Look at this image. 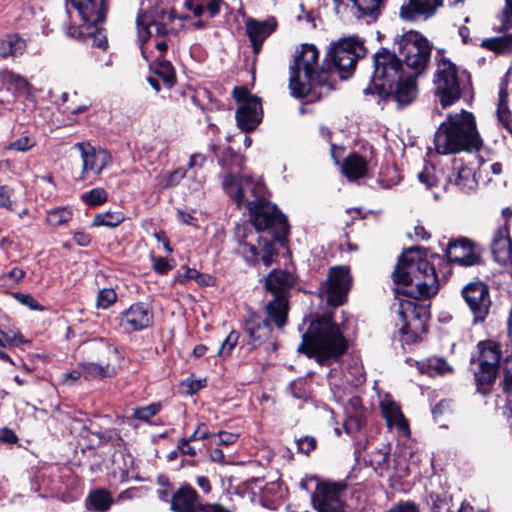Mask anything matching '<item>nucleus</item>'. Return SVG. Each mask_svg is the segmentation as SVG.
Returning <instances> with one entry per match:
<instances>
[{
    "mask_svg": "<svg viewBox=\"0 0 512 512\" xmlns=\"http://www.w3.org/2000/svg\"><path fill=\"white\" fill-rule=\"evenodd\" d=\"M478 370L475 372V381L478 392L487 394L497 377L502 351L499 344L493 340L478 343Z\"/></svg>",
    "mask_w": 512,
    "mask_h": 512,
    "instance_id": "11",
    "label": "nucleus"
},
{
    "mask_svg": "<svg viewBox=\"0 0 512 512\" xmlns=\"http://www.w3.org/2000/svg\"><path fill=\"white\" fill-rule=\"evenodd\" d=\"M434 149L440 155H449L461 151L479 149L481 139L472 113L461 110L448 115L434 135Z\"/></svg>",
    "mask_w": 512,
    "mask_h": 512,
    "instance_id": "4",
    "label": "nucleus"
},
{
    "mask_svg": "<svg viewBox=\"0 0 512 512\" xmlns=\"http://www.w3.org/2000/svg\"><path fill=\"white\" fill-rule=\"evenodd\" d=\"M294 283L295 278L288 271L273 270L266 277L265 287L274 295V299L266 305V313L278 328L286 324L289 310L287 295Z\"/></svg>",
    "mask_w": 512,
    "mask_h": 512,
    "instance_id": "9",
    "label": "nucleus"
},
{
    "mask_svg": "<svg viewBox=\"0 0 512 512\" xmlns=\"http://www.w3.org/2000/svg\"><path fill=\"white\" fill-rule=\"evenodd\" d=\"M434 84L444 108L452 105L461 97L457 68L449 60L442 59L438 62Z\"/></svg>",
    "mask_w": 512,
    "mask_h": 512,
    "instance_id": "14",
    "label": "nucleus"
},
{
    "mask_svg": "<svg viewBox=\"0 0 512 512\" xmlns=\"http://www.w3.org/2000/svg\"><path fill=\"white\" fill-rule=\"evenodd\" d=\"M90 351L96 361L80 363L82 375L85 380L92 381L110 378L117 374L123 365V355L118 347L103 339L90 344Z\"/></svg>",
    "mask_w": 512,
    "mask_h": 512,
    "instance_id": "8",
    "label": "nucleus"
},
{
    "mask_svg": "<svg viewBox=\"0 0 512 512\" xmlns=\"http://www.w3.org/2000/svg\"><path fill=\"white\" fill-rule=\"evenodd\" d=\"M117 320L124 332L132 333L148 328L152 324L153 312L147 304L138 302L124 310Z\"/></svg>",
    "mask_w": 512,
    "mask_h": 512,
    "instance_id": "20",
    "label": "nucleus"
},
{
    "mask_svg": "<svg viewBox=\"0 0 512 512\" xmlns=\"http://www.w3.org/2000/svg\"><path fill=\"white\" fill-rule=\"evenodd\" d=\"M410 238L414 237L416 240L427 241L430 239V233L425 229L424 226L418 224L413 228V234L408 233Z\"/></svg>",
    "mask_w": 512,
    "mask_h": 512,
    "instance_id": "61",
    "label": "nucleus"
},
{
    "mask_svg": "<svg viewBox=\"0 0 512 512\" xmlns=\"http://www.w3.org/2000/svg\"><path fill=\"white\" fill-rule=\"evenodd\" d=\"M392 279L397 302L391 309L400 321V341L403 345L417 343L419 336L409 330L410 318L418 317L413 300H427L438 293L439 281L436 270L422 250L409 248L399 257Z\"/></svg>",
    "mask_w": 512,
    "mask_h": 512,
    "instance_id": "1",
    "label": "nucleus"
},
{
    "mask_svg": "<svg viewBox=\"0 0 512 512\" xmlns=\"http://www.w3.org/2000/svg\"><path fill=\"white\" fill-rule=\"evenodd\" d=\"M233 95L235 100L240 103L236 111L239 128L246 132L254 130L261 121L262 109L259 99L250 95L248 90L242 87H235Z\"/></svg>",
    "mask_w": 512,
    "mask_h": 512,
    "instance_id": "15",
    "label": "nucleus"
},
{
    "mask_svg": "<svg viewBox=\"0 0 512 512\" xmlns=\"http://www.w3.org/2000/svg\"><path fill=\"white\" fill-rule=\"evenodd\" d=\"M352 282L349 268L332 267L329 269L327 279L321 284L320 296L333 307L341 306L347 301Z\"/></svg>",
    "mask_w": 512,
    "mask_h": 512,
    "instance_id": "13",
    "label": "nucleus"
},
{
    "mask_svg": "<svg viewBox=\"0 0 512 512\" xmlns=\"http://www.w3.org/2000/svg\"><path fill=\"white\" fill-rule=\"evenodd\" d=\"M155 73L168 84H172L175 80L174 68L168 60L159 59L155 67Z\"/></svg>",
    "mask_w": 512,
    "mask_h": 512,
    "instance_id": "47",
    "label": "nucleus"
},
{
    "mask_svg": "<svg viewBox=\"0 0 512 512\" xmlns=\"http://www.w3.org/2000/svg\"><path fill=\"white\" fill-rule=\"evenodd\" d=\"M202 506L196 490L189 485H182L172 496L171 508L173 511L196 512Z\"/></svg>",
    "mask_w": 512,
    "mask_h": 512,
    "instance_id": "27",
    "label": "nucleus"
},
{
    "mask_svg": "<svg viewBox=\"0 0 512 512\" xmlns=\"http://www.w3.org/2000/svg\"><path fill=\"white\" fill-rule=\"evenodd\" d=\"M449 182L463 191H472L477 187V180L473 168L462 162H455Z\"/></svg>",
    "mask_w": 512,
    "mask_h": 512,
    "instance_id": "31",
    "label": "nucleus"
},
{
    "mask_svg": "<svg viewBox=\"0 0 512 512\" xmlns=\"http://www.w3.org/2000/svg\"><path fill=\"white\" fill-rule=\"evenodd\" d=\"M77 11L81 21L101 23L106 18L108 0H67Z\"/></svg>",
    "mask_w": 512,
    "mask_h": 512,
    "instance_id": "22",
    "label": "nucleus"
},
{
    "mask_svg": "<svg viewBox=\"0 0 512 512\" xmlns=\"http://www.w3.org/2000/svg\"><path fill=\"white\" fill-rule=\"evenodd\" d=\"M238 339L239 334L236 331H231L219 347L217 356L221 359L228 358L236 347Z\"/></svg>",
    "mask_w": 512,
    "mask_h": 512,
    "instance_id": "48",
    "label": "nucleus"
},
{
    "mask_svg": "<svg viewBox=\"0 0 512 512\" xmlns=\"http://www.w3.org/2000/svg\"><path fill=\"white\" fill-rule=\"evenodd\" d=\"M299 451L309 454L316 447V440L313 437H304L297 441Z\"/></svg>",
    "mask_w": 512,
    "mask_h": 512,
    "instance_id": "58",
    "label": "nucleus"
},
{
    "mask_svg": "<svg viewBox=\"0 0 512 512\" xmlns=\"http://www.w3.org/2000/svg\"><path fill=\"white\" fill-rule=\"evenodd\" d=\"M357 9L358 17L367 22L376 21L381 15V5L384 0H350Z\"/></svg>",
    "mask_w": 512,
    "mask_h": 512,
    "instance_id": "36",
    "label": "nucleus"
},
{
    "mask_svg": "<svg viewBox=\"0 0 512 512\" xmlns=\"http://www.w3.org/2000/svg\"><path fill=\"white\" fill-rule=\"evenodd\" d=\"M442 5L443 0H408L400 9V17L404 20H414L417 16L428 18Z\"/></svg>",
    "mask_w": 512,
    "mask_h": 512,
    "instance_id": "28",
    "label": "nucleus"
},
{
    "mask_svg": "<svg viewBox=\"0 0 512 512\" xmlns=\"http://www.w3.org/2000/svg\"><path fill=\"white\" fill-rule=\"evenodd\" d=\"M139 38L175 36L182 27V19L177 18L173 11L163 12L157 19L144 23L140 16L137 18Z\"/></svg>",
    "mask_w": 512,
    "mask_h": 512,
    "instance_id": "17",
    "label": "nucleus"
},
{
    "mask_svg": "<svg viewBox=\"0 0 512 512\" xmlns=\"http://www.w3.org/2000/svg\"><path fill=\"white\" fill-rule=\"evenodd\" d=\"M14 298L21 303L22 305H25L29 307L31 310H42V306L39 304V302L30 294H24V293H15Z\"/></svg>",
    "mask_w": 512,
    "mask_h": 512,
    "instance_id": "54",
    "label": "nucleus"
},
{
    "mask_svg": "<svg viewBox=\"0 0 512 512\" xmlns=\"http://www.w3.org/2000/svg\"><path fill=\"white\" fill-rule=\"evenodd\" d=\"M161 410L160 403H151L146 406L137 407L134 409V417L138 420L148 422L151 417L155 416Z\"/></svg>",
    "mask_w": 512,
    "mask_h": 512,
    "instance_id": "49",
    "label": "nucleus"
},
{
    "mask_svg": "<svg viewBox=\"0 0 512 512\" xmlns=\"http://www.w3.org/2000/svg\"><path fill=\"white\" fill-rule=\"evenodd\" d=\"M219 438V445L229 446L234 444L238 439V434L226 431H220L216 434Z\"/></svg>",
    "mask_w": 512,
    "mask_h": 512,
    "instance_id": "59",
    "label": "nucleus"
},
{
    "mask_svg": "<svg viewBox=\"0 0 512 512\" xmlns=\"http://www.w3.org/2000/svg\"><path fill=\"white\" fill-rule=\"evenodd\" d=\"M26 41L17 35H8L0 42V56L2 58L18 57L26 50Z\"/></svg>",
    "mask_w": 512,
    "mask_h": 512,
    "instance_id": "38",
    "label": "nucleus"
},
{
    "mask_svg": "<svg viewBox=\"0 0 512 512\" xmlns=\"http://www.w3.org/2000/svg\"><path fill=\"white\" fill-rule=\"evenodd\" d=\"M124 220L125 215L121 211H107L96 214L93 218L92 226H105L108 228H115L119 226Z\"/></svg>",
    "mask_w": 512,
    "mask_h": 512,
    "instance_id": "41",
    "label": "nucleus"
},
{
    "mask_svg": "<svg viewBox=\"0 0 512 512\" xmlns=\"http://www.w3.org/2000/svg\"><path fill=\"white\" fill-rule=\"evenodd\" d=\"M276 27L277 21L273 17L267 18L264 21L250 18L245 22L246 34L251 42L254 53L260 52L263 42L276 30Z\"/></svg>",
    "mask_w": 512,
    "mask_h": 512,
    "instance_id": "24",
    "label": "nucleus"
},
{
    "mask_svg": "<svg viewBox=\"0 0 512 512\" xmlns=\"http://www.w3.org/2000/svg\"><path fill=\"white\" fill-rule=\"evenodd\" d=\"M417 73L408 71L399 59H391L386 63V102L392 103L396 109L410 105L418 94L416 84Z\"/></svg>",
    "mask_w": 512,
    "mask_h": 512,
    "instance_id": "7",
    "label": "nucleus"
},
{
    "mask_svg": "<svg viewBox=\"0 0 512 512\" xmlns=\"http://www.w3.org/2000/svg\"><path fill=\"white\" fill-rule=\"evenodd\" d=\"M270 320L274 322L268 314L265 318L257 314H252L246 320L245 333L248 336V344L251 348H256L269 339L272 333Z\"/></svg>",
    "mask_w": 512,
    "mask_h": 512,
    "instance_id": "25",
    "label": "nucleus"
},
{
    "mask_svg": "<svg viewBox=\"0 0 512 512\" xmlns=\"http://www.w3.org/2000/svg\"><path fill=\"white\" fill-rule=\"evenodd\" d=\"M388 512H419V510L413 502L406 501L393 506Z\"/></svg>",
    "mask_w": 512,
    "mask_h": 512,
    "instance_id": "62",
    "label": "nucleus"
},
{
    "mask_svg": "<svg viewBox=\"0 0 512 512\" xmlns=\"http://www.w3.org/2000/svg\"><path fill=\"white\" fill-rule=\"evenodd\" d=\"M386 426L394 432L399 441H406L410 437L409 422L402 413L400 406L395 403L390 395L386 394Z\"/></svg>",
    "mask_w": 512,
    "mask_h": 512,
    "instance_id": "23",
    "label": "nucleus"
},
{
    "mask_svg": "<svg viewBox=\"0 0 512 512\" xmlns=\"http://www.w3.org/2000/svg\"><path fill=\"white\" fill-rule=\"evenodd\" d=\"M430 55L431 46L427 38L417 31L409 30L395 36L393 53L386 50V63L394 57L404 63L407 70L414 69L419 74L426 67Z\"/></svg>",
    "mask_w": 512,
    "mask_h": 512,
    "instance_id": "6",
    "label": "nucleus"
},
{
    "mask_svg": "<svg viewBox=\"0 0 512 512\" xmlns=\"http://www.w3.org/2000/svg\"><path fill=\"white\" fill-rule=\"evenodd\" d=\"M373 75L370 84L364 89L365 95H378L379 101L384 98V48L373 56Z\"/></svg>",
    "mask_w": 512,
    "mask_h": 512,
    "instance_id": "30",
    "label": "nucleus"
},
{
    "mask_svg": "<svg viewBox=\"0 0 512 512\" xmlns=\"http://www.w3.org/2000/svg\"><path fill=\"white\" fill-rule=\"evenodd\" d=\"M212 436H215V434H211L209 432L206 424L201 423L198 425L196 430L190 435V437L188 439L190 441L194 442V441H198V440H204V439H207Z\"/></svg>",
    "mask_w": 512,
    "mask_h": 512,
    "instance_id": "57",
    "label": "nucleus"
},
{
    "mask_svg": "<svg viewBox=\"0 0 512 512\" xmlns=\"http://www.w3.org/2000/svg\"><path fill=\"white\" fill-rule=\"evenodd\" d=\"M3 84L8 91L14 94L25 92L29 88V82L19 74L5 70L1 73Z\"/></svg>",
    "mask_w": 512,
    "mask_h": 512,
    "instance_id": "40",
    "label": "nucleus"
},
{
    "mask_svg": "<svg viewBox=\"0 0 512 512\" xmlns=\"http://www.w3.org/2000/svg\"><path fill=\"white\" fill-rule=\"evenodd\" d=\"M337 401L344 405L346 414H362L364 416V409L362 407L361 399L358 396H351L346 398L345 395L339 394L338 390L334 391Z\"/></svg>",
    "mask_w": 512,
    "mask_h": 512,
    "instance_id": "43",
    "label": "nucleus"
},
{
    "mask_svg": "<svg viewBox=\"0 0 512 512\" xmlns=\"http://www.w3.org/2000/svg\"><path fill=\"white\" fill-rule=\"evenodd\" d=\"M446 257L452 264L469 267L480 262L481 253L471 240L459 238L448 243Z\"/></svg>",
    "mask_w": 512,
    "mask_h": 512,
    "instance_id": "21",
    "label": "nucleus"
},
{
    "mask_svg": "<svg viewBox=\"0 0 512 512\" xmlns=\"http://www.w3.org/2000/svg\"><path fill=\"white\" fill-rule=\"evenodd\" d=\"M74 147L79 151L82 160V171L76 178L79 181L86 180L88 173L98 176L112 161L107 150L95 149L89 143L78 142Z\"/></svg>",
    "mask_w": 512,
    "mask_h": 512,
    "instance_id": "18",
    "label": "nucleus"
},
{
    "mask_svg": "<svg viewBox=\"0 0 512 512\" xmlns=\"http://www.w3.org/2000/svg\"><path fill=\"white\" fill-rule=\"evenodd\" d=\"M503 391L512 397V369H507L502 380Z\"/></svg>",
    "mask_w": 512,
    "mask_h": 512,
    "instance_id": "63",
    "label": "nucleus"
},
{
    "mask_svg": "<svg viewBox=\"0 0 512 512\" xmlns=\"http://www.w3.org/2000/svg\"><path fill=\"white\" fill-rule=\"evenodd\" d=\"M117 300L116 292L111 288H104L97 296V306L102 309L109 308Z\"/></svg>",
    "mask_w": 512,
    "mask_h": 512,
    "instance_id": "51",
    "label": "nucleus"
},
{
    "mask_svg": "<svg viewBox=\"0 0 512 512\" xmlns=\"http://www.w3.org/2000/svg\"><path fill=\"white\" fill-rule=\"evenodd\" d=\"M26 343H29V341L19 331H3L0 328V360L14 364L5 349L19 347Z\"/></svg>",
    "mask_w": 512,
    "mask_h": 512,
    "instance_id": "32",
    "label": "nucleus"
},
{
    "mask_svg": "<svg viewBox=\"0 0 512 512\" xmlns=\"http://www.w3.org/2000/svg\"><path fill=\"white\" fill-rule=\"evenodd\" d=\"M196 512H232V511L220 504H203L202 508H198V510Z\"/></svg>",
    "mask_w": 512,
    "mask_h": 512,
    "instance_id": "64",
    "label": "nucleus"
},
{
    "mask_svg": "<svg viewBox=\"0 0 512 512\" xmlns=\"http://www.w3.org/2000/svg\"><path fill=\"white\" fill-rule=\"evenodd\" d=\"M462 295L474 316V323L483 322L491 304L488 287L480 282L470 283L462 290Z\"/></svg>",
    "mask_w": 512,
    "mask_h": 512,
    "instance_id": "19",
    "label": "nucleus"
},
{
    "mask_svg": "<svg viewBox=\"0 0 512 512\" xmlns=\"http://www.w3.org/2000/svg\"><path fill=\"white\" fill-rule=\"evenodd\" d=\"M319 51L312 44H303L295 55L290 67L289 87L297 98L308 95L313 85H324L328 79V69L319 67Z\"/></svg>",
    "mask_w": 512,
    "mask_h": 512,
    "instance_id": "5",
    "label": "nucleus"
},
{
    "mask_svg": "<svg viewBox=\"0 0 512 512\" xmlns=\"http://www.w3.org/2000/svg\"><path fill=\"white\" fill-rule=\"evenodd\" d=\"M248 210L251 225L256 232L248 224L236 228L235 238L239 245V252L249 264H258L262 261L266 267H269L276 254L274 244L259 237L257 232L268 230L276 240L283 241L289 232L288 221L277 206L267 198L257 204L250 202Z\"/></svg>",
    "mask_w": 512,
    "mask_h": 512,
    "instance_id": "2",
    "label": "nucleus"
},
{
    "mask_svg": "<svg viewBox=\"0 0 512 512\" xmlns=\"http://www.w3.org/2000/svg\"><path fill=\"white\" fill-rule=\"evenodd\" d=\"M191 442L192 441H190L188 438L180 439L178 443V449L182 454L193 457L197 454V452L195 447L190 445Z\"/></svg>",
    "mask_w": 512,
    "mask_h": 512,
    "instance_id": "60",
    "label": "nucleus"
},
{
    "mask_svg": "<svg viewBox=\"0 0 512 512\" xmlns=\"http://www.w3.org/2000/svg\"><path fill=\"white\" fill-rule=\"evenodd\" d=\"M496 116L498 122L512 135V113L508 107L506 86H502L499 90Z\"/></svg>",
    "mask_w": 512,
    "mask_h": 512,
    "instance_id": "37",
    "label": "nucleus"
},
{
    "mask_svg": "<svg viewBox=\"0 0 512 512\" xmlns=\"http://www.w3.org/2000/svg\"><path fill=\"white\" fill-rule=\"evenodd\" d=\"M223 188L239 208L245 206L248 209L250 202L257 204L267 198L263 182L247 175L237 178L228 174L223 180Z\"/></svg>",
    "mask_w": 512,
    "mask_h": 512,
    "instance_id": "12",
    "label": "nucleus"
},
{
    "mask_svg": "<svg viewBox=\"0 0 512 512\" xmlns=\"http://www.w3.org/2000/svg\"><path fill=\"white\" fill-rule=\"evenodd\" d=\"M222 0H186L185 6L199 17L206 10L209 17H214L220 12Z\"/></svg>",
    "mask_w": 512,
    "mask_h": 512,
    "instance_id": "39",
    "label": "nucleus"
},
{
    "mask_svg": "<svg viewBox=\"0 0 512 512\" xmlns=\"http://www.w3.org/2000/svg\"><path fill=\"white\" fill-rule=\"evenodd\" d=\"M344 378L352 387H357L365 382L363 369L358 364L350 365L344 372Z\"/></svg>",
    "mask_w": 512,
    "mask_h": 512,
    "instance_id": "45",
    "label": "nucleus"
},
{
    "mask_svg": "<svg viewBox=\"0 0 512 512\" xmlns=\"http://www.w3.org/2000/svg\"><path fill=\"white\" fill-rule=\"evenodd\" d=\"M71 218V210L65 207L56 208L47 213V221L52 226H60L68 222Z\"/></svg>",
    "mask_w": 512,
    "mask_h": 512,
    "instance_id": "44",
    "label": "nucleus"
},
{
    "mask_svg": "<svg viewBox=\"0 0 512 512\" xmlns=\"http://www.w3.org/2000/svg\"><path fill=\"white\" fill-rule=\"evenodd\" d=\"M407 362L410 363V365H415L421 373L430 376L444 375L451 371L450 366L442 358H429L423 361L408 359Z\"/></svg>",
    "mask_w": 512,
    "mask_h": 512,
    "instance_id": "35",
    "label": "nucleus"
},
{
    "mask_svg": "<svg viewBox=\"0 0 512 512\" xmlns=\"http://www.w3.org/2000/svg\"><path fill=\"white\" fill-rule=\"evenodd\" d=\"M87 508L94 512H106L114 503L110 491L104 488L92 490L87 497Z\"/></svg>",
    "mask_w": 512,
    "mask_h": 512,
    "instance_id": "33",
    "label": "nucleus"
},
{
    "mask_svg": "<svg viewBox=\"0 0 512 512\" xmlns=\"http://www.w3.org/2000/svg\"><path fill=\"white\" fill-rule=\"evenodd\" d=\"M152 262L154 271L161 275L167 274L173 268L169 261L163 257L154 256L152 257Z\"/></svg>",
    "mask_w": 512,
    "mask_h": 512,
    "instance_id": "56",
    "label": "nucleus"
},
{
    "mask_svg": "<svg viewBox=\"0 0 512 512\" xmlns=\"http://www.w3.org/2000/svg\"><path fill=\"white\" fill-rule=\"evenodd\" d=\"M35 144H36V142L33 138H31L29 136H21L20 138L11 142L6 147V149L24 153V152H27L30 149H32L35 146Z\"/></svg>",
    "mask_w": 512,
    "mask_h": 512,
    "instance_id": "52",
    "label": "nucleus"
},
{
    "mask_svg": "<svg viewBox=\"0 0 512 512\" xmlns=\"http://www.w3.org/2000/svg\"><path fill=\"white\" fill-rule=\"evenodd\" d=\"M482 45L499 54H506L512 52V34L504 35L502 37H496L486 39Z\"/></svg>",
    "mask_w": 512,
    "mask_h": 512,
    "instance_id": "42",
    "label": "nucleus"
},
{
    "mask_svg": "<svg viewBox=\"0 0 512 512\" xmlns=\"http://www.w3.org/2000/svg\"><path fill=\"white\" fill-rule=\"evenodd\" d=\"M13 193L14 190L11 187L7 185L0 186V207L12 210L13 203L11 201V197Z\"/></svg>",
    "mask_w": 512,
    "mask_h": 512,
    "instance_id": "55",
    "label": "nucleus"
},
{
    "mask_svg": "<svg viewBox=\"0 0 512 512\" xmlns=\"http://www.w3.org/2000/svg\"><path fill=\"white\" fill-rule=\"evenodd\" d=\"M345 485L322 483L317 485L312 496V503L318 512H347L343 493Z\"/></svg>",
    "mask_w": 512,
    "mask_h": 512,
    "instance_id": "16",
    "label": "nucleus"
},
{
    "mask_svg": "<svg viewBox=\"0 0 512 512\" xmlns=\"http://www.w3.org/2000/svg\"><path fill=\"white\" fill-rule=\"evenodd\" d=\"M186 171L182 168H178L168 174L165 178L163 183L161 184V187L163 189L174 187L176 186L184 177H185Z\"/></svg>",
    "mask_w": 512,
    "mask_h": 512,
    "instance_id": "53",
    "label": "nucleus"
},
{
    "mask_svg": "<svg viewBox=\"0 0 512 512\" xmlns=\"http://www.w3.org/2000/svg\"><path fill=\"white\" fill-rule=\"evenodd\" d=\"M491 252L498 263L504 264L511 259L512 242L506 223L495 231L491 242Z\"/></svg>",
    "mask_w": 512,
    "mask_h": 512,
    "instance_id": "29",
    "label": "nucleus"
},
{
    "mask_svg": "<svg viewBox=\"0 0 512 512\" xmlns=\"http://www.w3.org/2000/svg\"><path fill=\"white\" fill-rule=\"evenodd\" d=\"M347 349L348 341L343 335V329L333 321L330 314H323L311 322L298 348L309 358H316L321 365L337 361Z\"/></svg>",
    "mask_w": 512,
    "mask_h": 512,
    "instance_id": "3",
    "label": "nucleus"
},
{
    "mask_svg": "<svg viewBox=\"0 0 512 512\" xmlns=\"http://www.w3.org/2000/svg\"><path fill=\"white\" fill-rule=\"evenodd\" d=\"M347 417L343 423L345 432L349 435L359 431L364 424V416L362 414H346Z\"/></svg>",
    "mask_w": 512,
    "mask_h": 512,
    "instance_id": "50",
    "label": "nucleus"
},
{
    "mask_svg": "<svg viewBox=\"0 0 512 512\" xmlns=\"http://www.w3.org/2000/svg\"><path fill=\"white\" fill-rule=\"evenodd\" d=\"M341 170L349 180H357L365 176L367 172V162L360 155L351 154L344 159Z\"/></svg>",
    "mask_w": 512,
    "mask_h": 512,
    "instance_id": "34",
    "label": "nucleus"
},
{
    "mask_svg": "<svg viewBox=\"0 0 512 512\" xmlns=\"http://www.w3.org/2000/svg\"><path fill=\"white\" fill-rule=\"evenodd\" d=\"M99 23H91L88 25L87 21H81V24L70 25L66 29V35L68 37L80 40V41H92V46L100 49H106L108 41L106 35L98 27Z\"/></svg>",
    "mask_w": 512,
    "mask_h": 512,
    "instance_id": "26",
    "label": "nucleus"
},
{
    "mask_svg": "<svg viewBox=\"0 0 512 512\" xmlns=\"http://www.w3.org/2000/svg\"><path fill=\"white\" fill-rule=\"evenodd\" d=\"M81 198L88 206H98L105 203L108 196L103 188L97 187L82 194Z\"/></svg>",
    "mask_w": 512,
    "mask_h": 512,
    "instance_id": "46",
    "label": "nucleus"
},
{
    "mask_svg": "<svg viewBox=\"0 0 512 512\" xmlns=\"http://www.w3.org/2000/svg\"><path fill=\"white\" fill-rule=\"evenodd\" d=\"M366 55V48L357 38H345L331 45L326 60L331 65L329 71L339 73L341 79L350 77L356 67L357 61Z\"/></svg>",
    "mask_w": 512,
    "mask_h": 512,
    "instance_id": "10",
    "label": "nucleus"
}]
</instances>
